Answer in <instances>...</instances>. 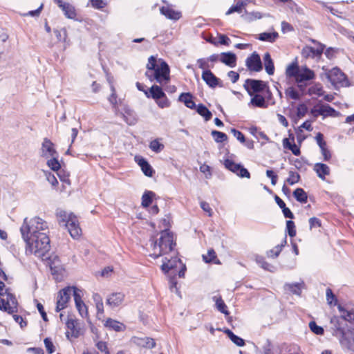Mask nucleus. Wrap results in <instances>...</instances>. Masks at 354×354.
I'll use <instances>...</instances> for the list:
<instances>
[{
    "label": "nucleus",
    "instance_id": "25",
    "mask_svg": "<svg viewBox=\"0 0 354 354\" xmlns=\"http://www.w3.org/2000/svg\"><path fill=\"white\" fill-rule=\"evenodd\" d=\"M178 101L183 102L189 109H195L196 105L193 100V95L191 93H182L178 97Z\"/></svg>",
    "mask_w": 354,
    "mask_h": 354
},
{
    "label": "nucleus",
    "instance_id": "38",
    "mask_svg": "<svg viewBox=\"0 0 354 354\" xmlns=\"http://www.w3.org/2000/svg\"><path fill=\"white\" fill-rule=\"evenodd\" d=\"M293 196L295 198V199L299 203H306L307 202V194L302 188H297L293 192Z\"/></svg>",
    "mask_w": 354,
    "mask_h": 354
},
{
    "label": "nucleus",
    "instance_id": "40",
    "mask_svg": "<svg viewBox=\"0 0 354 354\" xmlns=\"http://www.w3.org/2000/svg\"><path fill=\"white\" fill-rule=\"evenodd\" d=\"M64 13V15L68 18L73 19L76 17V12L74 6L71 4L66 3L63 8H61Z\"/></svg>",
    "mask_w": 354,
    "mask_h": 354
},
{
    "label": "nucleus",
    "instance_id": "3",
    "mask_svg": "<svg viewBox=\"0 0 354 354\" xmlns=\"http://www.w3.org/2000/svg\"><path fill=\"white\" fill-rule=\"evenodd\" d=\"M175 245L172 233L167 230L162 231L160 238L156 241H152L151 247L153 252L150 256L153 259H157L168 254L172 251Z\"/></svg>",
    "mask_w": 354,
    "mask_h": 354
},
{
    "label": "nucleus",
    "instance_id": "63",
    "mask_svg": "<svg viewBox=\"0 0 354 354\" xmlns=\"http://www.w3.org/2000/svg\"><path fill=\"white\" fill-rule=\"evenodd\" d=\"M207 255H203V259L205 263H211L216 258V252L213 249L208 250Z\"/></svg>",
    "mask_w": 354,
    "mask_h": 354
},
{
    "label": "nucleus",
    "instance_id": "56",
    "mask_svg": "<svg viewBox=\"0 0 354 354\" xmlns=\"http://www.w3.org/2000/svg\"><path fill=\"white\" fill-rule=\"evenodd\" d=\"M75 306L82 317H88V308L84 301H81L80 306L75 305Z\"/></svg>",
    "mask_w": 354,
    "mask_h": 354
},
{
    "label": "nucleus",
    "instance_id": "51",
    "mask_svg": "<svg viewBox=\"0 0 354 354\" xmlns=\"http://www.w3.org/2000/svg\"><path fill=\"white\" fill-rule=\"evenodd\" d=\"M285 93L286 96L289 97L290 99L298 100L300 99V95L299 93L295 90V88L292 86L288 87Z\"/></svg>",
    "mask_w": 354,
    "mask_h": 354
},
{
    "label": "nucleus",
    "instance_id": "30",
    "mask_svg": "<svg viewBox=\"0 0 354 354\" xmlns=\"http://www.w3.org/2000/svg\"><path fill=\"white\" fill-rule=\"evenodd\" d=\"M320 107L321 114L324 118L337 117L340 114L339 112L337 111L328 104H320Z\"/></svg>",
    "mask_w": 354,
    "mask_h": 354
},
{
    "label": "nucleus",
    "instance_id": "61",
    "mask_svg": "<svg viewBox=\"0 0 354 354\" xmlns=\"http://www.w3.org/2000/svg\"><path fill=\"white\" fill-rule=\"evenodd\" d=\"M57 174L60 179L61 181L66 183L67 184H70V180H69V174L66 172L63 169H59L58 171H56Z\"/></svg>",
    "mask_w": 354,
    "mask_h": 354
},
{
    "label": "nucleus",
    "instance_id": "9",
    "mask_svg": "<svg viewBox=\"0 0 354 354\" xmlns=\"http://www.w3.org/2000/svg\"><path fill=\"white\" fill-rule=\"evenodd\" d=\"M72 288L67 286L62 289L57 295L55 311L59 312L67 307V303L71 299Z\"/></svg>",
    "mask_w": 354,
    "mask_h": 354
},
{
    "label": "nucleus",
    "instance_id": "8",
    "mask_svg": "<svg viewBox=\"0 0 354 354\" xmlns=\"http://www.w3.org/2000/svg\"><path fill=\"white\" fill-rule=\"evenodd\" d=\"M224 165L229 171L236 174L240 178H250V174L241 163H236L230 159L224 160Z\"/></svg>",
    "mask_w": 354,
    "mask_h": 354
},
{
    "label": "nucleus",
    "instance_id": "26",
    "mask_svg": "<svg viewBox=\"0 0 354 354\" xmlns=\"http://www.w3.org/2000/svg\"><path fill=\"white\" fill-rule=\"evenodd\" d=\"M292 142L289 138H284L283 140V145L285 149H289L295 156H299L301 153L300 148L295 143V138L292 136L291 138Z\"/></svg>",
    "mask_w": 354,
    "mask_h": 354
},
{
    "label": "nucleus",
    "instance_id": "42",
    "mask_svg": "<svg viewBox=\"0 0 354 354\" xmlns=\"http://www.w3.org/2000/svg\"><path fill=\"white\" fill-rule=\"evenodd\" d=\"M301 284L299 283H286L284 287L286 290L290 291L292 294L300 295L301 293Z\"/></svg>",
    "mask_w": 354,
    "mask_h": 354
},
{
    "label": "nucleus",
    "instance_id": "24",
    "mask_svg": "<svg viewBox=\"0 0 354 354\" xmlns=\"http://www.w3.org/2000/svg\"><path fill=\"white\" fill-rule=\"evenodd\" d=\"M56 216L59 224L64 227H66L69 223V221L73 218V216H75L73 214H68L66 212L62 209H57L56 212Z\"/></svg>",
    "mask_w": 354,
    "mask_h": 354
},
{
    "label": "nucleus",
    "instance_id": "45",
    "mask_svg": "<svg viewBox=\"0 0 354 354\" xmlns=\"http://www.w3.org/2000/svg\"><path fill=\"white\" fill-rule=\"evenodd\" d=\"M47 160V165L55 171H58L61 169V165L58 161V156H53Z\"/></svg>",
    "mask_w": 354,
    "mask_h": 354
},
{
    "label": "nucleus",
    "instance_id": "19",
    "mask_svg": "<svg viewBox=\"0 0 354 354\" xmlns=\"http://www.w3.org/2000/svg\"><path fill=\"white\" fill-rule=\"evenodd\" d=\"M236 55L232 52H225L220 54L219 61L226 66L234 68L236 64Z\"/></svg>",
    "mask_w": 354,
    "mask_h": 354
},
{
    "label": "nucleus",
    "instance_id": "59",
    "mask_svg": "<svg viewBox=\"0 0 354 354\" xmlns=\"http://www.w3.org/2000/svg\"><path fill=\"white\" fill-rule=\"evenodd\" d=\"M308 93L310 95L316 94L318 96H322L324 93V91L322 87L319 84H316L309 88Z\"/></svg>",
    "mask_w": 354,
    "mask_h": 354
},
{
    "label": "nucleus",
    "instance_id": "12",
    "mask_svg": "<svg viewBox=\"0 0 354 354\" xmlns=\"http://www.w3.org/2000/svg\"><path fill=\"white\" fill-rule=\"evenodd\" d=\"M41 156L46 159L53 156H59L54 147V144L47 138L44 139L41 144Z\"/></svg>",
    "mask_w": 354,
    "mask_h": 354
},
{
    "label": "nucleus",
    "instance_id": "16",
    "mask_svg": "<svg viewBox=\"0 0 354 354\" xmlns=\"http://www.w3.org/2000/svg\"><path fill=\"white\" fill-rule=\"evenodd\" d=\"M324 47L325 46L321 44H319V47L317 48L306 46L303 48L301 50V55L304 58H315L317 57H320L323 53Z\"/></svg>",
    "mask_w": 354,
    "mask_h": 354
},
{
    "label": "nucleus",
    "instance_id": "33",
    "mask_svg": "<svg viewBox=\"0 0 354 354\" xmlns=\"http://www.w3.org/2000/svg\"><path fill=\"white\" fill-rule=\"evenodd\" d=\"M156 197V194L152 191H145L142 196L141 205L143 207H149L153 198Z\"/></svg>",
    "mask_w": 354,
    "mask_h": 354
},
{
    "label": "nucleus",
    "instance_id": "55",
    "mask_svg": "<svg viewBox=\"0 0 354 354\" xmlns=\"http://www.w3.org/2000/svg\"><path fill=\"white\" fill-rule=\"evenodd\" d=\"M286 230L288 233V235L290 237H294L296 235V230H295V223L291 221H286Z\"/></svg>",
    "mask_w": 354,
    "mask_h": 354
},
{
    "label": "nucleus",
    "instance_id": "46",
    "mask_svg": "<svg viewBox=\"0 0 354 354\" xmlns=\"http://www.w3.org/2000/svg\"><path fill=\"white\" fill-rule=\"evenodd\" d=\"M246 6V3L243 1H239L236 5L232 6L229 10L226 12V15H229L232 14L233 12H239L241 13L242 12V8Z\"/></svg>",
    "mask_w": 354,
    "mask_h": 354
},
{
    "label": "nucleus",
    "instance_id": "41",
    "mask_svg": "<svg viewBox=\"0 0 354 354\" xmlns=\"http://www.w3.org/2000/svg\"><path fill=\"white\" fill-rule=\"evenodd\" d=\"M77 322L73 319H68L66 322L67 328L71 330L72 336L77 338L80 335V330L76 328Z\"/></svg>",
    "mask_w": 354,
    "mask_h": 354
},
{
    "label": "nucleus",
    "instance_id": "50",
    "mask_svg": "<svg viewBox=\"0 0 354 354\" xmlns=\"http://www.w3.org/2000/svg\"><path fill=\"white\" fill-rule=\"evenodd\" d=\"M288 175L289 176L286 179V182L290 185H293L300 180V175L297 172L290 171Z\"/></svg>",
    "mask_w": 354,
    "mask_h": 354
},
{
    "label": "nucleus",
    "instance_id": "13",
    "mask_svg": "<svg viewBox=\"0 0 354 354\" xmlns=\"http://www.w3.org/2000/svg\"><path fill=\"white\" fill-rule=\"evenodd\" d=\"M203 80L210 87L215 88L217 86L222 87L223 84L219 78H218L210 70H205L201 76Z\"/></svg>",
    "mask_w": 354,
    "mask_h": 354
},
{
    "label": "nucleus",
    "instance_id": "2",
    "mask_svg": "<svg viewBox=\"0 0 354 354\" xmlns=\"http://www.w3.org/2000/svg\"><path fill=\"white\" fill-rule=\"evenodd\" d=\"M30 252L41 258L42 260L48 259L47 254L50 250V239L46 234L29 235L28 239L22 237Z\"/></svg>",
    "mask_w": 354,
    "mask_h": 354
},
{
    "label": "nucleus",
    "instance_id": "47",
    "mask_svg": "<svg viewBox=\"0 0 354 354\" xmlns=\"http://www.w3.org/2000/svg\"><path fill=\"white\" fill-rule=\"evenodd\" d=\"M214 299H216V306L221 313L227 315H229V311L227 310V306L225 305L223 300L221 299V297L216 298V297H214Z\"/></svg>",
    "mask_w": 354,
    "mask_h": 354
},
{
    "label": "nucleus",
    "instance_id": "1",
    "mask_svg": "<svg viewBox=\"0 0 354 354\" xmlns=\"http://www.w3.org/2000/svg\"><path fill=\"white\" fill-rule=\"evenodd\" d=\"M332 335L337 337L342 346L348 350L354 351V334L350 330H346L347 324L338 316L330 319Z\"/></svg>",
    "mask_w": 354,
    "mask_h": 354
},
{
    "label": "nucleus",
    "instance_id": "62",
    "mask_svg": "<svg viewBox=\"0 0 354 354\" xmlns=\"http://www.w3.org/2000/svg\"><path fill=\"white\" fill-rule=\"evenodd\" d=\"M44 342L45 347L46 348V351L49 354H51L55 352V346H54L52 340L50 339V338H49V337L45 338L44 340Z\"/></svg>",
    "mask_w": 354,
    "mask_h": 354
},
{
    "label": "nucleus",
    "instance_id": "6",
    "mask_svg": "<svg viewBox=\"0 0 354 354\" xmlns=\"http://www.w3.org/2000/svg\"><path fill=\"white\" fill-rule=\"evenodd\" d=\"M159 66L153 71V78L149 75L148 72L146 75L151 81L156 80L159 84H162L165 82H168L170 79L169 73L170 69L167 63L162 59L158 60Z\"/></svg>",
    "mask_w": 354,
    "mask_h": 354
},
{
    "label": "nucleus",
    "instance_id": "37",
    "mask_svg": "<svg viewBox=\"0 0 354 354\" xmlns=\"http://www.w3.org/2000/svg\"><path fill=\"white\" fill-rule=\"evenodd\" d=\"M197 113L203 116L205 121H209L212 117V114L211 111L203 104H199L196 107Z\"/></svg>",
    "mask_w": 354,
    "mask_h": 354
},
{
    "label": "nucleus",
    "instance_id": "29",
    "mask_svg": "<svg viewBox=\"0 0 354 354\" xmlns=\"http://www.w3.org/2000/svg\"><path fill=\"white\" fill-rule=\"evenodd\" d=\"M160 12L169 19L177 20L181 17L180 12L175 11L169 7L162 6L160 8Z\"/></svg>",
    "mask_w": 354,
    "mask_h": 354
},
{
    "label": "nucleus",
    "instance_id": "20",
    "mask_svg": "<svg viewBox=\"0 0 354 354\" xmlns=\"http://www.w3.org/2000/svg\"><path fill=\"white\" fill-rule=\"evenodd\" d=\"M178 263H182V261L176 257H171L170 259L165 257L162 259V265L161 266V269L163 272H168L170 270L176 267Z\"/></svg>",
    "mask_w": 354,
    "mask_h": 354
},
{
    "label": "nucleus",
    "instance_id": "35",
    "mask_svg": "<svg viewBox=\"0 0 354 354\" xmlns=\"http://www.w3.org/2000/svg\"><path fill=\"white\" fill-rule=\"evenodd\" d=\"M299 67L297 62H292L288 66L286 70V75L288 77H294L296 80L298 73L299 72Z\"/></svg>",
    "mask_w": 354,
    "mask_h": 354
},
{
    "label": "nucleus",
    "instance_id": "22",
    "mask_svg": "<svg viewBox=\"0 0 354 354\" xmlns=\"http://www.w3.org/2000/svg\"><path fill=\"white\" fill-rule=\"evenodd\" d=\"M313 170L316 172L317 176L322 180H325L326 176L330 174V168L329 167L321 162L315 163L313 167Z\"/></svg>",
    "mask_w": 354,
    "mask_h": 354
},
{
    "label": "nucleus",
    "instance_id": "31",
    "mask_svg": "<svg viewBox=\"0 0 354 354\" xmlns=\"http://www.w3.org/2000/svg\"><path fill=\"white\" fill-rule=\"evenodd\" d=\"M265 70L269 75H272L274 73V66L272 59L269 53H266L263 55Z\"/></svg>",
    "mask_w": 354,
    "mask_h": 354
},
{
    "label": "nucleus",
    "instance_id": "28",
    "mask_svg": "<svg viewBox=\"0 0 354 354\" xmlns=\"http://www.w3.org/2000/svg\"><path fill=\"white\" fill-rule=\"evenodd\" d=\"M104 326L116 332L124 331L126 328L124 324L111 318L107 319Z\"/></svg>",
    "mask_w": 354,
    "mask_h": 354
},
{
    "label": "nucleus",
    "instance_id": "17",
    "mask_svg": "<svg viewBox=\"0 0 354 354\" xmlns=\"http://www.w3.org/2000/svg\"><path fill=\"white\" fill-rule=\"evenodd\" d=\"M66 227L74 239H78L82 234V229L80 227L79 222L76 216H73V218L69 221V223L66 225Z\"/></svg>",
    "mask_w": 354,
    "mask_h": 354
},
{
    "label": "nucleus",
    "instance_id": "58",
    "mask_svg": "<svg viewBox=\"0 0 354 354\" xmlns=\"http://www.w3.org/2000/svg\"><path fill=\"white\" fill-rule=\"evenodd\" d=\"M326 295L327 302L329 305H332L333 301H335L334 305H336V304L337 303V300L336 299L335 295L333 294V292L330 288H328L326 289Z\"/></svg>",
    "mask_w": 354,
    "mask_h": 354
},
{
    "label": "nucleus",
    "instance_id": "21",
    "mask_svg": "<svg viewBox=\"0 0 354 354\" xmlns=\"http://www.w3.org/2000/svg\"><path fill=\"white\" fill-rule=\"evenodd\" d=\"M145 94L147 97H152L156 101L165 96L162 88L158 85H153L149 91H145Z\"/></svg>",
    "mask_w": 354,
    "mask_h": 354
},
{
    "label": "nucleus",
    "instance_id": "64",
    "mask_svg": "<svg viewBox=\"0 0 354 354\" xmlns=\"http://www.w3.org/2000/svg\"><path fill=\"white\" fill-rule=\"evenodd\" d=\"M231 133L241 143H243L245 142V136L243 135V133L241 131L233 128L231 129Z\"/></svg>",
    "mask_w": 354,
    "mask_h": 354
},
{
    "label": "nucleus",
    "instance_id": "60",
    "mask_svg": "<svg viewBox=\"0 0 354 354\" xmlns=\"http://www.w3.org/2000/svg\"><path fill=\"white\" fill-rule=\"evenodd\" d=\"M283 248V244L277 245L276 247H274L273 249L270 250L268 252V256L271 257L272 258L277 257L279 255Z\"/></svg>",
    "mask_w": 354,
    "mask_h": 354
},
{
    "label": "nucleus",
    "instance_id": "54",
    "mask_svg": "<svg viewBox=\"0 0 354 354\" xmlns=\"http://www.w3.org/2000/svg\"><path fill=\"white\" fill-rule=\"evenodd\" d=\"M71 287L72 288V292L73 293L75 304V305L80 306V304L81 303V301H83L82 300V295H81L82 290L78 289L75 286H71Z\"/></svg>",
    "mask_w": 354,
    "mask_h": 354
},
{
    "label": "nucleus",
    "instance_id": "18",
    "mask_svg": "<svg viewBox=\"0 0 354 354\" xmlns=\"http://www.w3.org/2000/svg\"><path fill=\"white\" fill-rule=\"evenodd\" d=\"M58 260L54 259L50 263V269L52 275L56 281H62L64 277L65 270L62 265L57 263Z\"/></svg>",
    "mask_w": 354,
    "mask_h": 354
},
{
    "label": "nucleus",
    "instance_id": "15",
    "mask_svg": "<svg viewBox=\"0 0 354 354\" xmlns=\"http://www.w3.org/2000/svg\"><path fill=\"white\" fill-rule=\"evenodd\" d=\"M315 78V72L307 66H301L295 80L296 82H308Z\"/></svg>",
    "mask_w": 354,
    "mask_h": 354
},
{
    "label": "nucleus",
    "instance_id": "43",
    "mask_svg": "<svg viewBox=\"0 0 354 354\" xmlns=\"http://www.w3.org/2000/svg\"><path fill=\"white\" fill-rule=\"evenodd\" d=\"M111 90L112 91V93L109 96V97L108 98V100L113 105V108L115 110V115H118L119 109H118V107L117 106V104H118L117 95H116L115 89V88H114V86L113 85H111Z\"/></svg>",
    "mask_w": 354,
    "mask_h": 354
},
{
    "label": "nucleus",
    "instance_id": "49",
    "mask_svg": "<svg viewBox=\"0 0 354 354\" xmlns=\"http://www.w3.org/2000/svg\"><path fill=\"white\" fill-rule=\"evenodd\" d=\"M211 133L216 142H223L227 140V136L223 132L214 130Z\"/></svg>",
    "mask_w": 354,
    "mask_h": 354
},
{
    "label": "nucleus",
    "instance_id": "32",
    "mask_svg": "<svg viewBox=\"0 0 354 354\" xmlns=\"http://www.w3.org/2000/svg\"><path fill=\"white\" fill-rule=\"evenodd\" d=\"M337 308L339 311L341 313V316L339 317L342 318V320L346 322H351L354 321V311L353 310H347L344 308L342 305H338Z\"/></svg>",
    "mask_w": 354,
    "mask_h": 354
},
{
    "label": "nucleus",
    "instance_id": "27",
    "mask_svg": "<svg viewBox=\"0 0 354 354\" xmlns=\"http://www.w3.org/2000/svg\"><path fill=\"white\" fill-rule=\"evenodd\" d=\"M252 98L250 100V104L259 108L266 109L268 106V102L266 101V97L262 96L260 94H254L253 96H251Z\"/></svg>",
    "mask_w": 354,
    "mask_h": 354
},
{
    "label": "nucleus",
    "instance_id": "34",
    "mask_svg": "<svg viewBox=\"0 0 354 354\" xmlns=\"http://www.w3.org/2000/svg\"><path fill=\"white\" fill-rule=\"evenodd\" d=\"M279 37V34L277 32H262L259 34L256 38L263 41L274 42Z\"/></svg>",
    "mask_w": 354,
    "mask_h": 354
},
{
    "label": "nucleus",
    "instance_id": "10",
    "mask_svg": "<svg viewBox=\"0 0 354 354\" xmlns=\"http://www.w3.org/2000/svg\"><path fill=\"white\" fill-rule=\"evenodd\" d=\"M245 66L250 71H261L263 69V65L259 55L257 52H253L247 57Z\"/></svg>",
    "mask_w": 354,
    "mask_h": 354
},
{
    "label": "nucleus",
    "instance_id": "53",
    "mask_svg": "<svg viewBox=\"0 0 354 354\" xmlns=\"http://www.w3.org/2000/svg\"><path fill=\"white\" fill-rule=\"evenodd\" d=\"M149 148L156 153L160 152L164 149V145L158 140H152L149 144Z\"/></svg>",
    "mask_w": 354,
    "mask_h": 354
},
{
    "label": "nucleus",
    "instance_id": "36",
    "mask_svg": "<svg viewBox=\"0 0 354 354\" xmlns=\"http://www.w3.org/2000/svg\"><path fill=\"white\" fill-rule=\"evenodd\" d=\"M224 333L227 335L229 339L236 346H243L245 345V340L235 335L232 330L230 329H226Z\"/></svg>",
    "mask_w": 354,
    "mask_h": 354
},
{
    "label": "nucleus",
    "instance_id": "39",
    "mask_svg": "<svg viewBox=\"0 0 354 354\" xmlns=\"http://www.w3.org/2000/svg\"><path fill=\"white\" fill-rule=\"evenodd\" d=\"M0 310L8 313V314H13L17 311L16 306H11L10 304L6 301L5 299L0 297Z\"/></svg>",
    "mask_w": 354,
    "mask_h": 354
},
{
    "label": "nucleus",
    "instance_id": "11",
    "mask_svg": "<svg viewBox=\"0 0 354 354\" xmlns=\"http://www.w3.org/2000/svg\"><path fill=\"white\" fill-rule=\"evenodd\" d=\"M117 115H120L124 121L131 126L136 124L138 122L136 113L128 105H124L122 111L118 110V114Z\"/></svg>",
    "mask_w": 354,
    "mask_h": 354
},
{
    "label": "nucleus",
    "instance_id": "4",
    "mask_svg": "<svg viewBox=\"0 0 354 354\" xmlns=\"http://www.w3.org/2000/svg\"><path fill=\"white\" fill-rule=\"evenodd\" d=\"M48 228L47 223L39 217H34L28 221V218H25L24 223L20 228L22 237L28 239L29 235H37L39 234H46L41 232Z\"/></svg>",
    "mask_w": 354,
    "mask_h": 354
},
{
    "label": "nucleus",
    "instance_id": "23",
    "mask_svg": "<svg viewBox=\"0 0 354 354\" xmlns=\"http://www.w3.org/2000/svg\"><path fill=\"white\" fill-rule=\"evenodd\" d=\"M124 298V295L122 292H115L111 294L106 299V304L111 308H115L120 306Z\"/></svg>",
    "mask_w": 354,
    "mask_h": 354
},
{
    "label": "nucleus",
    "instance_id": "52",
    "mask_svg": "<svg viewBox=\"0 0 354 354\" xmlns=\"http://www.w3.org/2000/svg\"><path fill=\"white\" fill-rule=\"evenodd\" d=\"M310 330L316 335H322L324 333V330L322 326H318L315 322L311 321L309 323Z\"/></svg>",
    "mask_w": 354,
    "mask_h": 354
},
{
    "label": "nucleus",
    "instance_id": "48",
    "mask_svg": "<svg viewBox=\"0 0 354 354\" xmlns=\"http://www.w3.org/2000/svg\"><path fill=\"white\" fill-rule=\"evenodd\" d=\"M6 298L5 299L6 301H8V303L9 304H10L11 306H16V308L17 309V305H18V302H17V300L15 297V296L12 294L11 292H10V290L9 288H7L6 290H5V295Z\"/></svg>",
    "mask_w": 354,
    "mask_h": 354
},
{
    "label": "nucleus",
    "instance_id": "5",
    "mask_svg": "<svg viewBox=\"0 0 354 354\" xmlns=\"http://www.w3.org/2000/svg\"><path fill=\"white\" fill-rule=\"evenodd\" d=\"M326 76L335 88L350 86L347 76L337 67L330 70Z\"/></svg>",
    "mask_w": 354,
    "mask_h": 354
},
{
    "label": "nucleus",
    "instance_id": "7",
    "mask_svg": "<svg viewBox=\"0 0 354 354\" xmlns=\"http://www.w3.org/2000/svg\"><path fill=\"white\" fill-rule=\"evenodd\" d=\"M267 82L260 80L247 79L243 87L250 96L263 92L267 87Z\"/></svg>",
    "mask_w": 354,
    "mask_h": 354
},
{
    "label": "nucleus",
    "instance_id": "44",
    "mask_svg": "<svg viewBox=\"0 0 354 354\" xmlns=\"http://www.w3.org/2000/svg\"><path fill=\"white\" fill-rule=\"evenodd\" d=\"M256 261L258 265L260 266L263 269L270 272H273L274 267L272 265L268 263L265 260L264 257L258 256L256 258Z\"/></svg>",
    "mask_w": 354,
    "mask_h": 354
},
{
    "label": "nucleus",
    "instance_id": "14",
    "mask_svg": "<svg viewBox=\"0 0 354 354\" xmlns=\"http://www.w3.org/2000/svg\"><path fill=\"white\" fill-rule=\"evenodd\" d=\"M134 160L146 176L151 177L155 173L154 169L145 158L141 156H136Z\"/></svg>",
    "mask_w": 354,
    "mask_h": 354
},
{
    "label": "nucleus",
    "instance_id": "57",
    "mask_svg": "<svg viewBox=\"0 0 354 354\" xmlns=\"http://www.w3.org/2000/svg\"><path fill=\"white\" fill-rule=\"evenodd\" d=\"M157 59L154 56H151L148 59L147 64V68L149 71H154L158 66Z\"/></svg>",
    "mask_w": 354,
    "mask_h": 354
}]
</instances>
